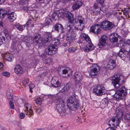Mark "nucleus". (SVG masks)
Returning a JSON list of instances; mask_svg holds the SVG:
<instances>
[{
    "label": "nucleus",
    "instance_id": "f257e3e1",
    "mask_svg": "<svg viewBox=\"0 0 130 130\" xmlns=\"http://www.w3.org/2000/svg\"><path fill=\"white\" fill-rule=\"evenodd\" d=\"M44 36L43 38H41L40 34H34V36L31 37L30 42L31 44L37 46L39 47L42 46L46 47L50 44V42L52 40V36L51 33L48 32L45 33Z\"/></svg>",
    "mask_w": 130,
    "mask_h": 130
},
{
    "label": "nucleus",
    "instance_id": "f03ea898",
    "mask_svg": "<svg viewBox=\"0 0 130 130\" xmlns=\"http://www.w3.org/2000/svg\"><path fill=\"white\" fill-rule=\"evenodd\" d=\"M123 78V76L119 74L115 75L111 79L112 83L115 88L118 89L120 87L119 89L117 90L114 95V97L117 100H121L127 94V89L125 88L124 86L119 84L120 80Z\"/></svg>",
    "mask_w": 130,
    "mask_h": 130
},
{
    "label": "nucleus",
    "instance_id": "7ed1b4c3",
    "mask_svg": "<svg viewBox=\"0 0 130 130\" xmlns=\"http://www.w3.org/2000/svg\"><path fill=\"white\" fill-rule=\"evenodd\" d=\"M76 24L74 29L72 28L70 25L66 28L67 32L66 40L67 41V44L68 46H70L73 44V41L76 39V35L75 29L77 31H82L85 26L84 23Z\"/></svg>",
    "mask_w": 130,
    "mask_h": 130
},
{
    "label": "nucleus",
    "instance_id": "20e7f679",
    "mask_svg": "<svg viewBox=\"0 0 130 130\" xmlns=\"http://www.w3.org/2000/svg\"><path fill=\"white\" fill-rule=\"evenodd\" d=\"M67 104L70 112L72 114L75 113L76 111L79 108V101L74 96L69 97L67 100Z\"/></svg>",
    "mask_w": 130,
    "mask_h": 130
},
{
    "label": "nucleus",
    "instance_id": "39448f33",
    "mask_svg": "<svg viewBox=\"0 0 130 130\" xmlns=\"http://www.w3.org/2000/svg\"><path fill=\"white\" fill-rule=\"evenodd\" d=\"M55 106L57 110L61 116L63 117L64 116L66 113V111L65 109L64 103L63 101L60 99L57 100Z\"/></svg>",
    "mask_w": 130,
    "mask_h": 130
},
{
    "label": "nucleus",
    "instance_id": "423d86ee",
    "mask_svg": "<svg viewBox=\"0 0 130 130\" xmlns=\"http://www.w3.org/2000/svg\"><path fill=\"white\" fill-rule=\"evenodd\" d=\"M6 15L7 16V17L11 22H13L15 20L17 17L15 13L14 12H7L5 10L0 9V18L2 19Z\"/></svg>",
    "mask_w": 130,
    "mask_h": 130
},
{
    "label": "nucleus",
    "instance_id": "0eeeda50",
    "mask_svg": "<svg viewBox=\"0 0 130 130\" xmlns=\"http://www.w3.org/2000/svg\"><path fill=\"white\" fill-rule=\"evenodd\" d=\"M105 90V88L103 85H97L96 87L93 89V92L97 95L100 96L104 94Z\"/></svg>",
    "mask_w": 130,
    "mask_h": 130
},
{
    "label": "nucleus",
    "instance_id": "6e6552de",
    "mask_svg": "<svg viewBox=\"0 0 130 130\" xmlns=\"http://www.w3.org/2000/svg\"><path fill=\"white\" fill-rule=\"evenodd\" d=\"M100 24L101 28L104 30H110L115 26L114 22H111L107 20L102 22Z\"/></svg>",
    "mask_w": 130,
    "mask_h": 130
},
{
    "label": "nucleus",
    "instance_id": "1a4fd4ad",
    "mask_svg": "<svg viewBox=\"0 0 130 130\" xmlns=\"http://www.w3.org/2000/svg\"><path fill=\"white\" fill-rule=\"evenodd\" d=\"M83 37L87 42L89 43V44H88V46L87 47L84 48V51L85 52H87L91 51L94 49V46L92 43H90L91 40L88 35L84 34L83 35Z\"/></svg>",
    "mask_w": 130,
    "mask_h": 130
},
{
    "label": "nucleus",
    "instance_id": "9d476101",
    "mask_svg": "<svg viewBox=\"0 0 130 130\" xmlns=\"http://www.w3.org/2000/svg\"><path fill=\"white\" fill-rule=\"evenodd\" d=\"M10 38V36L9 35L7 30H4L2 31L0 35V46L3 43L4 41H6L5 38L7 40H8Z\"/></svg>",
    "mask_w": 130,
    "mask_h": 130
},
{
    "label": "nucleus",
    "instance_id": "9b49d317",
    "mask_svg": "<svg viewBox=\"0 0 130 130\" xmlns=\"http://www.w3.org/2000/svg\"><path fill=\"white\" fill-rule=\"evenodd\" d=\"M100 67L97 64H94L91 67L90 70L89 75L92 77L94 78L98 74L99 71H100Z\"/></svg>",
    "mask_w": 130,
    "mask_h": 130
},
{
    "label": "nucleus",
    "instance_id": "f8f14e48",
    "mask_svg": "<svg viewBox=\"0 0 130 130\" xmlns=\"http://www.w3.org/2000/svg\"><path fill=\"white\" fill-rule=\"evenodd\" d=\"M47 46L48 47L46 49L45 51L48 55H53L57 52L58 49L54 45H49Z\"/></svg>",
    "mask_w": 130,
    "mask_h": 130
},
{
    "label": "nucleus",
    "instance_id": "ddd939ff",
    "mask_svg": "<svg viewBox=\"0 0 130 130\" xmlns=\"http://www.w3.org/2000/svg\"><path fill=\"white\" fill-rule=\"evenodd\" d=\"M64 29L63 26L61 24L59 23H56L54 26V29L56 32L58 33L59 34H63L61 38L64 37L63 33L64 32Z\"/></svg>",
    "mask_w": 130,
    "mask_h": 130
},
{
    "label": "nucleus",
    "instance_id": "4468645a",
    "mask_svg": "<svg viewBox=\"0 0 130 130\" xmlns=\"http://www.w3.org/2000/svg\"><path fill=\"white\" fill-rule=\"evenodd\" d=\"M101 24H96L90 27V31L95 34H99L101 32Z\"/></svg>",
    "mask_w": 130,
    "mask_h": 130
},
{
    "label": "nucleus",
    "instance_id": "2eb2a0df",
    "mask_svg": "<svg viewBox=\"0 0 130 130\" xmlns=\"http://www.w3.org/2000/svg\"><path fill=\"white\" fill-rule=\"evenodd\" d=\"M59 12L61 15H62V17L64 16L68 19L70 23H72L73 22L74 19L73 15L72 13L70 12L67 11L62 12H60V11H59Z\"/></svg>",
    "mask_w": 130,
    "mask_h": 130
},
{
    "label": "nucleus",
    "instance_id": "dca6fc26",
    "mask_svg": "<svg viewBox=\"0 0 130 130\" xmlns=\"http://www.w3.org/2000/svg\"><path fill=\"white\" fill-rule=\"evenodd\" d=\"M24 106L26 108L25 111L27 115L30 117L33 115V111L31 109V106L30 104L27 103H25L24 104Z\"/></svg>",
    "mask_w": 130,
    "mask_h": 130
},
{
    "label": "nucleus",
    "instance_id": "f3484780",
    "mask_svg": "<svg viewBox=\"0 0 130 130\" xmlns=\"http://www.w3.org/2000/svg\"><path fill=\"white\" fill-rule=\"evenodd\" d=\"M52 85L54 87H59L61 84V80L60 79H57L56 77H53L51 82Z\"/></svg>",
    "mask_w": 130,
    "mask_h": 130
},
{
    "label": "nucleus",
    "instance_id": "a211bd4d",
    "mask_svg": "<svg viewBox=\"0 0 130 130\" xmlns=\"http://www.w3.org/2000/svg\"><path fill=\"white\" fill-rule=\"evenodd\" d=\"M107 37L105 35H103L101 37L99 40V42L98 44L99 48H102L107 44Z\"/></svg>",
    "mask_w": 130,
    "mask_h": 130
},
{
    "label": "nucleus",
    "instance_id": "6ab92c4d",
    "mask_svg": "<svg viewBox=\"0 0 130 130\" xmlns=\"http://www.w3.org/2000/svg\"><path fill=\"white\" fill-rule=\"evenodd\" d=\"M120 37L117 33L112 34L109 37L110 41L112 43H118V38Z\"/></svg>",
    "mask_w": 130,
    "mask_h": 130
},
{
    "label": "nucleus",
    "instance_id": "aec40b11",
    "mask_svg": "<svg viewBox=\"0 0 130 130\" xmlns=\"http://www.w3.org/2000/svg\"><path fill=\"white\" fill-rule=\"evenodd\" d=\"M58 72L60 75L61 74H68V76H70L72 75V71L71 70H67L63 67L59 69Z\"/></svg>",
    "mask_w": 130,
    "mask_h": 130
},
{
    "label": "nucleus",
    "instance_id": "412c9836",
    "mask_svg": "<svg viewBox=\"0 0 130 130\" xmlns=\"http://www.w3.org/2000/svg\"><path fill=\"white\" fill-rule=\"evenodd\" d=\"M128 51L122 48L118 53L117 55L119 57L122 58L125 57L128 54Z\"/></svg>",
    "mask_w": 130,
    "mask_h": 130
},
{
    "label": "nucleus",
    "instance_id": "4be33fe9",
    "mask_svg": "<svg viewBox=\"0 0 130 130\" xmlns=\"http://www.w3.org/2000/svg\"><path fill=\"white\" fill-rule=\"evenodd\" d=\"M73 78L77 83H80L82 79V75L80 72H76L74 75Z\"/></svg>",
    "mask_w": 130,
    "mask_h": 130
},
{
    "label": "nucleus",
    "instance_id": "5701e85b",
    "mask_svg": "<svg viewBox=\"0 0 130 130\" xmlns=\"http://www.w3.org/2000/svg\"><path fill=\"white\" fill-rule=\"evenodd\" d=\"M116 66L115 61L112 59H110L108 62L107 67L110 70H112Z\"/></svg>",
    "mask_w": 130,
    "mask_h": 130
},
{
    "label": "nucleus",
    "instance_id": "b1692460",
    "mask_svg": "<svg viewBox=\"0 0 130 130\" xmlns=\"http://www.w3.org/2000/svg\"><path fill=\"white\" fill-rule=\"evenodd\" d=\"M82 4L83 3L81 1H76L73 3L72 7V8L73 10L77 9L82 6Z\"/></svg>",
    "mask_w": 130,
    "mask_h": 130
},
{
    "label": "nucleus",
    "instance_id": "393cba45",
    "mask_svg": "<svg viewBox=\"0 0 130 130\" xmlns=\"http://www.w3.org/2000/svg\"><path fill=\"white\" fill-rule=\"evenodd\" d=\"M14 70V72L17 74H22L23 72L22 68L19 64L15 66Z\"/></svg>",
    "mask_w": 130,
    "mask_h": 130
},
{
    "label": "nucleus",
    "instance_id": "a878e982",
    "mask_svg": "<svg viewBox=\"0 0 130 130\" xmlns=\"http://www.w3.org/2000/svg\"><path fill=\"white\" fill-rule=\"evenodd\" d=\"M9 95H10L11 98V99L14 100L15 102H17V103L19 105L23 103V99L18 98V97L16 96L12 97L11 95V94Z\"/></svg>",
    "mask_w": 130,
    "mask_h": 130
},
{
    "label": "nucleus",
    "instance_id": "bb28decb",
    "mask_svg": "<svg viewBox=\"0 0 130 130\" xmlns=\"http://www.w3.org/2000/svg\"><path fill=\"white\" fill-rule=\"evenodd\" d=\"M84 19L81 16L78 15L75 19V23L76 24L84 23Z\"/></svg>",
    "mask_w": 130,
    "mask_h": 130
},
{
    "label": "nucleus",
    "instance_id": "cd10ccee",
    "mask_svg": "<svg viewBox=\"0 0 130 130\" xmlns=\"http://www.w3.org/2000/svg\"><path fill=\"white\" fill-rule=\"evenodd\" d=\"M121 116H119L118 115L113 117L112 118L110 119V120L113 122L116 123V122H117L118 120H119V123L120 122V121L121 119Z\"/></svg>",
    "mask_w": 130,
    "mask_h": 130
},
{
    "label": "nucleus",
    "instance_id": "c85d7f7f",
    "mask_svg": "<svg viewBox=\"0 0 130 130\" xmlns=\"http://www.w3.org/2000/svg\"><path fill=\"white\" fill-rule=\"evenodd\" d=\"M70 88V84L68 83L65 85L64 87L60 91V92L61 93H64L68 91Z\"/></svg>",
    "mask_w": 130,
    "mask_h": 130
},
{
    "label": "nucleus",
    "instance_id": "c756f323",
    "mask_svg": "<svg viewBox=\"0 0 130 130\" xmlns=\"http://www.w3.org/2000/svg\"><path fill=\"white\" fill-rule=\"evenodd\" d=\"M5 56L6 59L9 61H11L13 58V55L10 53L6 54Z\"/></svg>",
    "mask_w": 130,
    "mask_h": 130
},
{
    "label": "nucleus",
    "instance_id": "7c9ffc66",
    "mask_svg": "<svg viewBox=\"0 0 130 130\" xmlns=\"http://www.w3.org/2000/svg\"><path fill=\"white\" fill-rule=\"evenodd\" d=\"M129 13H130V9L129 8H125L123 12V14L126 15V17L127 16L128 18H130Z\"/></svg>",
    "mask_w": 130,
    "mask_h": 130
},
{
    "label": "nucleus",
    "instance_id": "2f4dec72",
    "mask_svg": "<svg viewBox=\"0 0 130 130\" xmlns=\"http://www.w3.org/2000/svg\"><path fill=\"white\" fill-rule=\"evenodd\" d=\"M33 21L32 20L30 19H29L27 22V23L25 25H24V27H27V28L28 26L29 25L31 27H32L34 26V25L32 23Z\"/></svg>",
    "mask_w": 130,
    "mask_h": 130
},
{
    "label": "nucleus",
    "instance_id": "473e14b6",
    "mask_svg": "<svg viewBox=\"0 0 130 130\" xmlns=\"http://www.w3.org/2000/svg\"><path fill=\"white\" fill-rule=\"evenodd\" d=\"M14 26L20 31H22L24 30V28L23 26L19 23H16L14 25Z\"/></svg>",
    "mask_w": 130,
    "mask_h": 130
},
{
    "label": "nucleus",
    "instance_id": "72a5a7b5",
    "mask_svg": "<svg viewBox=\"0 0 130 130\" xmlns=\"http://www.w3.org/2000/svg\"><path fill=\"white\" fill-rule=\"evenodd\" d=\"M119 120H118V121H117V122H116L115 123H113L111 120L110 119V120L108 121L107 123L109 126H111V125H112L116 127V126H117L119 124Z\"/></svg>",
    "mask_w": 130,
    "mask_h": 130
},
{
    "label": "nucleus",
    "instance_id": "f704fd0d",
    "mask_svg": "<svg viewBox=\"0 0 130 130\" xmlns=\"http://www.w3.org/2000/svg\"><path fill=\"white\" fill-rule=\"evenodd\" d=\"M78 50L77 47H72L69 48L68 49V52L69 53H74Z\"/></svg>",
    "mask_w": 130,
    "mask_h": 130
},
{
    "label": "nucleus",
    "instance_id": "c9c22d12",
    "mask_svg": "<svg viewBox=\"0 0 130 130\" xmlns=\"http://www.w3.org/2000/svg\"><path fill=\"white\" fill-rule=\"evenodd\" d=\"M94 6L95 9H97L99 8H100V9L103 12H104L103 10H102L101 8V7H101L100 4H99V3H98L97 4L96 3L94 4Z\"/></svg>",
    "mask_w": 130,
    "mask_h": 130
},
{
    "label": "nucleus",
    "instance_id": "e433bc0d",
    "mask_svg": "<svg viewBox=\"0 0 130 130\" xmlns=\"http://www.w3.org/2000/svg\"><path fill=\"white\" fill-rule=\"evenodd\" d=\"M52 18L55 20H58L57 11V12H55L52 14Z\"/></svg>",
    "mask_w": 130,
    "mask_h": 130
},
{
    "label": "nucleus",
    "instance_id": "4c0bfd02",
    "mask_svg": "<svg viewBox=\"0 0 130 130\" xmlns=\"http://www.w3.org/2000/svg\"><path fill=\"white\" fill-rule=\"evenodd\" d=\"M53 41L56 44L55 45V46L56 47V46L57 45H59L60 43V40L58 39H54V40H53Z\"/></svg>",
    "mask_w": 130,
    "mask_h": 130
},
{
    "label": "nucleus",
    "instance_id": "58836bf2",
    "mask_svg": "<svg viewBox=\"0 0 130 130\" xmlns=\"http://www.w3.org/2000/svg\"><path fill=\"white\" fill-rule=\"evenodd\" d=\"M51 21V20L49 18H46L44 23V26H46L47 25H48L50 23V21Z\"/></svg>",
    "mask_w": 130,
    "mask_h": 130
},
{
    "label": "nucleus",
    "instance_id": "ea45409f",
    "mask_svg": "<svg viewBox=\"0 0 130 130\" xmlns=\"http://www.w3.org/2000/svg\"><path fill=\"white\" fill-rule=\"evenodd\" d=\"M44 62L46 64H49L51 63L52 60L51 58H48L44 61Z\"/></svg>",
    "mask_w": 130,
    "mask_h": 130
},
{
    "label": "nucleus",
    "instance_id": "a19ab883",
    "mask_svg": "<svg viewBox=\"0 0 130 130\" xmlns=\"http://www.w3.org/2000/svg\"><path fill=\"white\" fill-rule=\"evenodd\" d=\"M17 48L16 44H12L11 45V49L12 52H13L16 50Z\"/></svg>",
    "mask_w": 130,
    "mask_h": 130
},
{
    "label": "nucleus",
    "instance_id": "79ce46f5",
    "mask_svg": "<svg viewBox=\"0 0 130 130\" xmlns=\"http://www.w3.org/2000/svg\"><path fill=\"white\" fill-rule=\"evenodd\" d=\"M29 0H20V3L22 5L26 4L28 3Z\"/></svg>",
    "mask_w": 130,
    "mask_h": 130
},
{
    "label": "nucleus",
    "instance_id": "37998d69",
    "mask_svg": "<svg viewBox=\"0 0 130 130\" xmlns=\"http://www.w3.org/2000/svg\"><path fill=\"white\" fill-rule=\"evenodd\" d=\"M35 87V85L33 84H31L29 85V91L31 93L33 92L32 89Z\"/></svg>",
    "mask_w": 130,
    "mask_h": 130
},
{
    "label": "nucleus",
    "instance_id": "c03bdc74",
    "mask_svg": "<svg viewBox=\"0 0 130 130\" xmlns=\"http://www.w3.org/2000/svg\"><path fill=\"white\" fill-rule=\"evenodd\" d=\"M36 103L39 105H40L42 103V101L41 99L40 98H37L36 99L35 101Z\"/></svg>",
    "mask_w": 130,
    "mask_h": 130
},
{
    "label": "nucleus",
    "instance_id": "a18cd8bd",
    "mask_svg": "<svg viewBox=\"0 0 130 130\" xmlns=\"http://www.w3.org/2000/svg\"><path fill=\"white\" fill-rule=\"evenodd\" d=\"M2 75L6 77H8L10 76V74L7 71H4L2 73Z\"/></svg>",
    "mask_w": 130,
    "mask_h": 130
},
{
    "label": "nucleus",
    "instance_id": "49530a36",
    "mask_svg": "<svg viewBox=\"0 0 130 130\" xmlns=\"http://www.w3.org/2000/svg\"><path fill=\"white\" fill-rule=\"evenodd\" d=\"M96 2L100 4L101 7H104V0H96Z\"/></svg>",
    "mask_w": 130,
    "mask_h": 130
},
{
    "label": "nucleus",
    "instance_id": "de8ad7c7",
    "mask_svg": "<svg viewBox=\"0 0 130 130\" xmlns=\"http://www.w3.org/2000/svg\"><path fill=\"white\" fill-rule=\"evenodd\" d=\"M10 107L11 109H14V106L13 103L11 101H10L9 103Z\"/></svg>",
    "mask_w": 130,
    "mask_h": 130
},
{
    "label": "nucleus",
    "instance_id": "09e8293b",
    "mask_svg": "<svg viewBox=\"0 0 130 130\" xmlns=\"http://www.w3.org/2000/svg\"><path fill=\"white\" fill-rule=\"evenodd\" d=\"M108 100L106 98H104L102 100V103L103 104L105 105L108 103Z\"/></svg>",
    "mask_w": 130,
    "mask_h": 130
},
{
    "label": "nucleus",
    "instance_id": "8fccbe9b",
    "mask_svg": "<svg viewBox=\"0 0 130 130\" xmlns=\"http://www.w3.org/2000/svg\"><path fill=\"white\" fill-rule=\"evenodd\" d=\"M25 116V114L23 112H21L20 113L19 117L21 119H23Z\"/></svg>",
    "mask_w": 130,
    "mask_h": 130
},
{
    "label": "nucleus",
    "instance_id": "3c124183",
    "mask_svg": "<svg viewBox=\"0 0 130 130\" xmlns=\"http://www.w3.org/2000/svg\"><path fill=\"white\" fill-rule=\"evenodd\" d=\"M41 56L42 58V59L43 61H44L45 59H46L47 58L46 55L45 54H42L41 55Z\"/></svg>",
    "mask_w": 130,
    "mask_h": 130
},
{
    "label": "nucleus",
    "instance_id": "603ef678",
    "mask_svg": "<svg viewBox=\"0 0 130 130\" xmlns=\"http://www.w3.org/2000/svg\"><path fill=\"white\" fill-rule=\"evenodd\" d=\"M18 39L16 37H14L13 39L12 43L16 44L17 43V41Z\"/></svg>",
    "mask_w": 130,
    "mask_h": 130
},
{
    "label": "nucleus",
    "instance_id": "864d4df0",
    "mask_svg": "<svg viewBox=\"0 0 130 130\" xmlns=\"http://www.w3.org/2000/svg\"><path fill=\"white\" fill-rule=\"evenodd\" d=\"M43 110L41 108H38L37 109L36 112L38 113L39 114L40 113L43 111Z\"/></svg>",
    "mask_w": 130,
    "mask_h": 130
},
{
    "label": "nucleus",
    "instance_id": "5fc2aeb1",
    "mask_svg": "<svg viewBox=\"0 0 130 130\" xmlns=\"http://www.w3.org/2000/svg\"><path fill=\"white\" fill-rule=\"evenodd\" d=\"M128 35L127 32V31H124L123 33V36L124 38H125Z\"/></svg>",
    "mask_w": 130,
    "mask_h": 130
},
{
    "label": "nucleus",
    "instance_id": "6e6d98bb",
    "mask_svg": "<svg viewBox=\"0 0 130 130\" xmlns=\"http://www.w3.org/2000/svg\"><path fill=\"white\" fill-rule=\"evenodd\" d=\"M23 9L25 12H27L28 10V7L27 6L23 7Z\"/></svg>",
    "mask_w": 130,
    "mask_h": 130
},
{
    "label": "nucleus",
    "instance_id": "4d7b16f0",
    "mask_svg": "<svg viewBox=\"0 0 130 130\" xmlns=\"http://www.w3.org/2000/svg\"><path fill=\"white\" fill-rule=\"evenodd\" d=\"M29 81L28 80H25L23 81L25 85L29 83Z\"/></svg>",
    "mask_w": 130,
    "mask_h": 130
},
{
    "label": "nucleus",
    "instance_id": "13d9d810",
    "mask_svg": "<svg viewBox=\"0 0 130 130\" xmlns=\"http://www.w3.org/2000/svg\"><path fill=\"white\" fill-rule=\"evenodd\" d=\"M57 16L58 18V20L59 19V17H62V15H61L59 12L58 13L57 12Z\"/></svg>",
    "mask_w": 130,
    "mask_h": 130
},
{
    "label": "nucleus",
    "instance_id": "bf43d9fd",
    "mask_svg": "<svg viewBox=\"0 0 130 130\" xmlns=\"http://www.w3.org/2000/svg\"><path fill=\"white\" fill-rule=\"evenodd\" d=\"M5 1V0H0V5L3 3Z\"/></svg>",
    "mask_w": 130,
    "mask_h": 130
},
{
    "label": "nucleus",
    "instance_id": "052dcab7",
    "mask_svg": "<svg viewBox=\"0 0 130 130\" xmlns=\"http://www.w3.org/2000/svg\"><path fill=\"white\" fill-rule=\"evenodd\" d=\"M124 119L125 120H126V121H129V118H128V116H126L125 117H124Z\"/></svg>",
    "mask_w": 130,
    "mask_h": 130
},
{
    "label": "nucleus",
    "instance_id": "680f3d73",
    "mask_svg": "<svg viewBox=\"0 0 130 130\" xmlns=\"http://www.w3.org/2000/svg\"><path fill=\"white\" fill-rule=\"evenodd\" d=\"M3 67V65L2 63L0 62V69L2 68Z\"/></svg>",
    "mask_w": 130,
    "mask_h": 130
},
{
    "label": "nucleus",
    "instance_id": "e2e57ef3",
    "mask_svg": "<svg viewBox=\"0 0 130 130\" xmlns=\"http://www.w3.org/2000/svg\"><path fill=\"white\" fill-rule=\"evenodd\" d=\"M115 129H112L111 127H109L107 128L106 130H115Z\"/></svg>",
    "mask_w": 130,
    "mask_h": 130
},
{
    "label": "nucleus",
    "instance_id": "0e129e2a",
    "mask_svg": "<svg viewBox=\"0 0 130 130\" xmlns=\"http://www.w3.org/2000/svg\"><path fill=\"white\" fill-rule=\"evenodd\" d=\"M0 26L1 27L3 26V22L2 21H0Z\"/></svg>",
    "mask_w": 130,
    "mask_h": 130
},
{
    "label": "nucleus",
    "instance_id": "69168bd1",
    "mask_svg": "<svg viewBox=\"0 0 130 130\" xmlns=\"http://www.w3.org/2000/svg\"><path fill=\"white\" fill-rule=\"evenodd\" d=\"M126 43H127L128 44H130V40H128L126 41Z\"/></svg>",
    "mask_w": 130,
    "mask_h": 130
},
{
    "label": "nucleus",
    "instance_id": "338daca9",
    "mask_svg": "<svg viewBox=\"0 0 130 130\" xmlns=\"http://www.w3.org/2000/svg\"><path fill=\"white\" fill-rule=\"evenodd\" d=\"M128 52V57L130 60V48L129 49V52Z\"/></svg>",
    "mask_w": 130,
    "mask_h": 130
},
{
    "label": "nucleus",
    "instance_id": "774afa93",
    "mask_svg": "<svg viewBox=\"0 0 130 130\" xmlns=\"http://www.w3.org/2000/svg\"><path fill=\"white\" fill-rule=\"evenodd\" d=\"M129 119V121H130V114L128 116Z\"/></svg>",
    "mask_w": 130,
    "mask_h": 130
}]
</instances>
